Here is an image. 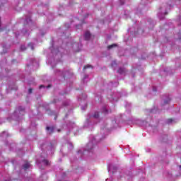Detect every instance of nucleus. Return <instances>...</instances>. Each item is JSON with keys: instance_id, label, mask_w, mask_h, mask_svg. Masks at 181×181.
<instances>
[{"instance_id": "obj_10", "label": "nucleus", "mask_w": 181, "mask_h": 181, "mask_svg": "<svg viewBox=\"0 0 181 181\" xmlns=\"http://www.w3.org/2000/svg\"><path fill=\"white\" fill-rule=\"evenodd\" d=\"M52 54H55L54 59H57V62H60L62 57V53L59 49H52Z\"/></svg>"}, {"instance_id": "obj_22", "label": "nucleus", "mask_w": 181, "mask_h": 181, "mask_svg": "<svg viewBox=\"0 0 181 181\" xmlns=\"http://www.w3.org/2000/svg\"><path fill=\"white\" fill-rule=\"evenodd\" d=\"M46 129H47V134H53V132H54V127H47Z\"/></svg>"}, {"instance_id": "obj_28", "label": "nucleus", "mask_w": 181, "mask_h": 181, "mask_svg": "<svg viewBox=\"0 0 181 181\" xmlns=\"http://www.w3.org/2000/svg\"><path fill=\"white\" fill-rule=\"evenodd\" d=\"M50 87H52V85H48L47 86H45L44 85H40V88H50Z\"/></svg>"}, {"instance_id": "obj_42", "label": "nucleus", "mask_w": 181, "mask_h": 181, "mask_svg": "<svg viewBox=\"0 0 181 181\" xmlns=\"http://www.w3.org/2000/svg\"><path fill=\"white\" fill-rule=\"evenodd\" d=\"M76 46H78V43L74 42V45H73V48L76 49Z\"/></svg>"}, {"instance_id": "obj_36", "label": "nucleus", "mask_w": 181, "mask_h": 181, "mask_svg": "<svg viewBox=\"0 0 181 181\" xmlns=\"http://www.w3.org/2000/svg\"><path fill=\"white\" fill-rule=\"evenodd\" d=\"M26 49V47L25 45L21 46V52H25V49Z\"/></svg>"}, {"instance_id": "obj_64", "label": "nucleus", "mask_w": 181, "mask_h": 181, "mask_svg": "<svg viewBox=\"0 0 181 181\" xmlns=\"http://www.w3.org/2000/svg\"><path fill=\"white\" fill-rule=\"evenodd\" d=\"M66 117H67V115H66Z\"/></svg>"}, {"instance_id": "obj_21", "label": "nucleus", "mask_w": 181, "mask_h": 181, "mask_svg": "<svg viewBox=\"0 0 181 181\" xmlns=\"http://www.w3.org/2000/svg\"><path fill=\"white\" fill-rule=\"evenodd\" d=\"M25 22L28 23L29 26L33 25L32 20L30 19V16H25Z\"/></svg>"}, {"instance_id": "obj_3", "label": "nucleus", "mask_w": 181, "mask_h": 181, "mask_svg": "<svg viewBox=\"0 0 181 181\" xmlns=\"http://www.w3.org/2000/svg\"><path fill=\"white\" fill-rule=\"evenodd\" d=\"M98 121H100V114L98 113V112H95L89 118L86 119L84 127L85 128H93V125L97 124Z\"/></svg>"}, {"instance_id": "obj_40", "label": "nucleus", "mask_w": 181, "mask_h": 181, "mask_svg": "<svg viewBox=\"0 0 181 181\" xmlns=\"http://www.w3.org/2000/svg\"><path fill=\"white\" fill-rule=\"evenodd\" d=\"M78 155H80V156L81 158V156H83V151L79 150L78 152Z\"/></svg>"}, {"instance_id": "obj_33", "label": "nucleus", "mask_w": 181, "mask_h": 181, "mask_svg": "<svg viewBox=\"0 0 181 181\" xmlns=\"http://www.w3.org/2000/svg\"><path fill=\"white\" fill-rule=\"evenodd\" d=\"M112 67H113L114 69H115V67H117V62L116 61L112 62Z\"/></svg>"}, {"instance_id": "obj_19", "label": "nucleus", "mask_w": 181, "mask_h": 181, "mask_svg": "<svg viewBox=\"0 0 181 181\" xmlns=\"http://www.w3.org/2000/svg\"><path fill=\"white\" fill-rule=\"evenodd\" d=\"M70 104H71L70 100H66L62 103V106L59 107V108H63V107H69Z\"/></svg>"}, {"instance_id": "obj_46", "label": "nucleus", "mask_w": 181, "mask_h": 181, "mask_svg": "<svg viewBox=\"0 0 181 181\" xmlns=\"http://www.w3.org/2000/svg\"><path fill=\"white\" fill-rule=\"evenodd\" d=\"M65 27L69 29V28H70V24L66 23V24H65Z\"/></svg>"}, {"instance_id": "obj_15", "label": "nucleus", "mask_w": 181, "mask_h": 181, "mask_svg": "<svg viewBox=\"0 0 181 181\" xmlns=\"http://www.w3.org/2000/svg\"><path fill=\"white\" fill-rule=\"evenodd\" d=\"M108 108H109L108 105L103 106L101 110L102 113L105 114V115H106V114H110V110H108Z\"/></svg>"}, {"instance_id": "obj_55", "label": "nucleus", "mask_w": 181, "mask_h": 181, "mask_svg": "<svg viewBox=\"0 0 181 181\" xmlns=\"http://www.w3.org/2000/svg\"><path fill=\"white\" fill-rule=\"evenodd\" d=\"M71 162H74V160H73V159H71Z\"/></svg>"}, {"instance_id": "obj_49", "label": "nucleus", "mask_w": 181, "mask_h": 181, "mask_svg": "<svg viewBox=\"0 0 181 181\" xmlns=\"http://www.w3.org/2000/svg\"><path fill=\"white\" fill-rule=\"evenodd\" d=\"M23 34L26 35H29V33H28V31L25 30V31L23 33Z\"/></svg>"}, {"instance_id": "obj_54", "label": "nucleus", "mask_w": 181, "mask_h": 181, "mask_svg": "<svg viewBox=\"0 0 181 181\" xmlns=\"http://www.w3.org/2000/svg\"><path fill=\"white\" fill-rule=\"evenodd\" d=\"M179 168H180V170H181V165H180Z\"/></svg>"}, {"instance_id": "obj_23", "label": "nucleus", "mask_w": 181, "mask_h": 181, "mask_svg": "<svg viewBox=\"0 0 181 181\" xmlns=\"http://www.w3.org/2000/svg\"><path fill=\"white\" fill-rule=\"evenodd\" d=\"M176 122H177V120H176L175 119H168L166 120V124H168L169 125H170L171 124H176Z\"/></svg>"}, {"instance_id": "obj_2", "label": "nucleus", "mask_w": 181, "mask_h": 181, "mask_svg": "<svg viewBox=\"0 0 181 181\" xmlns=\"http://www.w3.org/2000/svg\"><path fill=\"white\" fill-rule=\"evenodd\" d=\"M40 146L42 151L46 152L47 153H53L54 152V143H52L51 141H40Z\"/></svg>"}, {"instance_id": "obj_7", "label": "nucleus", "mask_w": 181, "mask_h": 181, "mask_svg": "<svg viewBox=\"0 0 181 181\" xmlns=\"http://www.w3.org/2000/svg\"><path fill=\"white\" fill-rule=\"evenodd\" d=\"M36 162L39 168L41 169H45V166L50 165V162H49V160H47L46 158H43V156H42L40 158H37Z\"/></svg>"}, {"instance_id": "obj_59", "label": "nucleus", "mask_w": 181, "mask_h": 181, "mask_svg": "<svg viewBox=\"0 0 181 181\" xmlns=\"http://www.w3.org/2000/svg\"><path fill=\"white\" fill-rule=\"evenodd\" d=\"M16 37H18V35H16Z\"/></svg>"}, {"instance_id": "obj_52", "label": "nucleus", "mask_w": 181, "mask_h": 181, "mask_svg": "<svg viewBox=\"0 0 181 181\" xmlns=\"http://www.w3.org/2000/svg\"><path fill=\"white\" fill-rule=\"evenodd\" d=\"M75 52H80V48H78L77 49H75Z\"/></svg>"}, {"instance_id": "obj_39", "label": "nucleus", "mask_w": 181, "mask_h": 181, "mask_svg": "<svg viewBox=\"0 0 181 181\" xmlns=\"http://www.w3.org/2000/svg\"><path fill=\"white\" fill-rule=\"evenodd\" d=\"M48 19H50V21H53V14H49L48 16Z\"/></svg>"}, {"instance_id": "obj_27", "label": "nucleus", "mask_w": 181, "mask_h": 181, "mask_svg": "<svg viewBox=\"0 0 181 181\" xmlns=\"http://www.w3.org/2000/svg\"><path fill=\"white\" fill-rule=\"evenodd\" d=\"M117 44H112L111 45L107 46V50H111L112 49H114V47H117Z\"/></svg>"}, {"instance_id": "obj_44", "label": "nucleus", "mask_w": 181, "mask_h": 181, "mask_svg": "<svg viewBox=\"0 0 181 181\" xmlns=\"http://www.w3.org/2000/svg\"><path fill=\"white\" fill-rule=\"evenodd\" d=\"M120 5H124L125 4V0H119Z\"/></svg>"}, {"instance_id": "obj_41", "label": "nucleus", "mask_w": 181, "mask_h": 181, "mask_svg": "<svg viewBox=\"0 0 181 181\" xmlns=\"http://www.w3.org/2000/svg\"><path fill=\"white\" fill-rule=\"evenodd\" d=\"M53 104H57L59 103V99H54Z\"/></svg>"}, {"instance_id": "obj_60", "label": "nucleus", "mask_w": 181, "mask_h": 181, "mask_svg": "<svg viewBox=\"0 0 181 181\" xmlns=\"http://www.w3.org/2000/svg\"><path fill=\"white\" fill-rule=\"evenodd\" d=\"M33 125V123H31V126Z\"/></svg>"}, {"instance_id": "obj_12", "label": "nucleus", "mask_w": 181, "mask_h": 181, "mask_svg": "<svg viewBox=\"0 0 181 181\" xmlns=\"http://www.w3.org/2000/svg\"><path fill=\"white\" fill-rule=\"evenodd\" d=\"M83 37L85 40H90V39H93V35H91L90 31H86L84 33Z\"/></svg>"}, {"instance_id": "obj_56", "label": "nucleus", "mask_w": 181, "mask_h": 181, "mask_svg": "<svg viewBox=\"0 0 181 181\" xmlns=\"http://www.w3.org/2000/svg\"><path fill=\"white\" fill-rule=\"evenodd\" d=\"M134 35H136V32H134Z\"/></svg>"}, {"instance_id": "obj_20", "label": "nucleus", "mask_w": 181, "mask_h": 181, "mask_svg": "<svg viewBox=\"0 0 181 181\" xmlns=\"http://www.w3.org/2000/svg\"><path fill=\"white\" fill-rule=\"evenodd\" d=\"M147 22L149 29H153V26H155V23L153 22L152 19L149 18Z\"/></svg>"}, {"instance_id": "obj_57", "label": "nucleus", "mask_w": 181, "mask_h": 181, "mask_svg": "<svg viewBox=\"0 0 181 181\" xmlns=\"http://www.w3.org/2000/svg\"><path fill=\"white\" fill-rule=\"evenodd\" d=\"M28 66H30V64H27Z\"/></svg>"}, {"instance_id": "obj_58", "label": "nucleus", "mask_w": 181, "mask_h": 181, "mask_svg": "<svg viewBox=\"0 0 181 181\" xmlns=\"http://www.w3.org/2000/svg\"><path fill=\"white\" fill-rule=\"evenodd\" d=\"M58 132H60V129H58Z\"/></svg>"}, {"instance_id": "obj_29", "label": "nucleus", "mask_w": 181, "mask_h": 181, "mask_svg": "<svg viewBox=\"0 0 181 181\" xmlns=\"http://www.w3.org/2000/svg\"><path fill=\"white\" fill-rule=\"evenodd\" d=\"M47 114H48V115H57V114L54 112L51 111V110H48Z\"/></svg>"}, {"instance_id": "obj_48", "label": "nucleus", "mask_w": 181, "mask_h": 181, "mask_svg": "<svg viewBox=\"0 0 181 181\" xmlns=\"http://www.w3.org/2000/svg\"><path fill=\"white\" fill-rule=\"evenodd\" d=\"M40 33L42 36H44V35L46 33H42V30L40 31Z\"/></svg>"}, {"instance_id": "obj_45", "label": "nucleus", "mask_w": 181, "mask_h": 181, "mask_svg": "<svg viewBox=\"0 0 181 181\" xmlns=\"http://www.w3.org/2000/svg\"><path fill=\"white\" fill-rule=\"evenodd\" d=\"M33 91V88H29V90H28V94H32Z\"/></svg>"}, {"instance_id": "obj_6", "label": "nucleus", "mask_w": 181, "mask_h": 181, "mask_svg": "<svg viewBox=\"0 0 181 181\" xmlns=\"http://www.w3.org/2000/svg\"><path fill=\"white\" fill-rule=\"evenodd\" d=\"M25 115V107L19 106L14 113L13 114L12 118L16 121H21V118Z\"/></svg>"}, {"instance_id": "obj_43", "label": "nucleus", "mask_w": 181, "mask_h": 181, "mask_svg": "<svg viewBox=\"0 0 181 181\" xmlns=\"http://www.w3.org/2000/svg\"><path fill=\"white\" fill-rule=\"evenodd\" d=\"M90 67H91L90 65H86L83 67V70H86V69H90Z\"/></svg>"}, {"instance_id": "obj_47", "label": "nucleus", "mask_w": 181, "mask_h": 181, "mask_svg": "<svg viewBox=\"0 0 181 181\" xmlns=\"http://www.w3.org/2000/svg\"><path fill=\"white\" fill-rule=\"evenodd\" d=\"M153 91H157V88L156 86L153 87Z\"/></svg>"}, {"instance_id": "obj_16", "label": "nucleus", "mask_w": 181, "mask_h": 181, "mask_svg": "<svg viewBox=\"0 0 181 181\" xmlns=\"http://www.w3.org/2000/svg\"><path fill=\"white\" fill-rule=\"evenodd\" d=\"M66 125H67L68 128H69V129H71V128L72 129L75 128V129H76V130L78 129V128L77 127H76V124H74V122H69Z\"/></svg>"}, {"instance_id": "obj_18", "label": "nucleus", "mask_w": 181, "mask_h": 181, "mask_svg": "<svg viewBox=\"0 0 181 181\" xmlns=\"http://www.w3.org/2000/svg\"><path fill=\"white\" fill-rule=\"evenodd\" d=\"M106 88H110L111 90L112 87H118V82H115L114 83L112 82H110L107 86H105Z\"/></svg>"}, {"instance_id": "obj_5", "label": "nucleus", "mask_w": 181, "mask_h": 181, "mask_svg": "<svg viewBox=\"0 0 181 181\" xmlns=\"http://www.w3.org/2000/svg\"><path fill=\"white\" fill-rule=\"evenodd\" d=\"M55 76L59 81H64L66 80V76L70 74V71L69 70L63 69L62 71L60 69H57L54 71Z\"/></svg>"}, {"instance_id": "obj_31", "label": "nucleus", "mask_w": 181, "mask_h": 181, "mask_svg": "<svg viewBox=\"0 0 181 181\" xmlns=\"http://www.w3.org/2000/svg\"><path fill=\"white\" fill-rule=\"evenodd\" d=\"M67 146H68V148L70 151H71V149H73V144L71 143H67Z\"/></svg>"}, {"instance_id": "obj_9", "label": "nucleus", "mask_w": 181, "mask_h": 181, "mask_svg": "<svg viewBox=\"0 0 181 181\" xmlns=\"http://www.w3.org/2000/svg\"><path fill=\"white\" fill-rule=\"evenodd\" d=\"M170 96H169L168 95H164L162 97V100H161V105L163 107V105H166L168 104H169V103H170Z\"/></svg>"}, {"instance_id": "obj_34", "label": "nucleus", "mask_w": 181, "mask_h": 181, "mask_svg": "<svg viewBox=\"0 0 181 181\" xmlns=\"http://www.w3.org/2000/svg\"><path fill=\"white\" fill-rule=\"evenodd\" d=\"M28 47H30L31 50H35V47H33V43H29Z\"/></svg>"}, {"instance_id": "obj_35", "label": "nucleus", "mask_w": 181, "mask_h": 181, "mask_svg": "<svg viewBox=\"0 0 181 181\" xmlns=\"http://www.w3.org/2000/svg\"><path fill=\"white\" fill-rule=\"evenodd\" d=\"M86 98H87V96L86 95H83V97L79 96L78 100H81H81H86Z\"/></svg>"}, {"instance_id": "obj_37", "label": "nucleus", "mask_w": 181, "mask_h": 181, "mask_svg": "<svg viewBox=\"0 0 181 181\" xmlns=\"http://www.w3.org/2000/svg\"><path fill=\"white\" fill-rule=\"evenodd\" d=\"M150 112H151L153 114H156V112H158V111L156 110V109H151L150 110Z\"/></svg>"}, {"instance_id": "obj_14", "label": "nucleus", "mask_w": 181, "mask_h": 181, "mask_svg": "<svg viewBox=\"0 0 181 181\" xmlns=\"http://www.w3.org/2000/svg\"><path fill=\"white\" fill-rule=\"evenodd\" d=\"M136 124H137V125H139V127H144V125H146V121L137 119L136 120Z\"/></svg>"}, {"instance_id": "obj_17", "label": "nucleus", "mask_w": 181, "mask_h": 181, "mask_svg": "<svg viewBox=\"0 0 181 181\" xmlns=\"http://www.w3.org/2000/svg\"><path fill=\"white\" fill-rule=\"evenodd\" d=\"M117 167L116 165H114V164H110L108 165V171L112 172L114 173V170H117Z\"/></svg>"}, {"instance_id": "obj_53", "label": "nucleus", "mask_w": 181, "mask_h": 181, "mask_svg": "<svg viewBox=\"0 0 181 181\" xmlns=\"http://www.w3.org/2000/svg\"><path fill=\"white\" fill-rule=\"evenodd\" d=\"M4 181H11V179L5 180Z\"/></svg>"}, {"instance_id": "obj_1", "label": "nucleus", "mask_w": 181, "mask_h": 181, "mask_svg": "<svg viewBox=\"0 0 181 181\" xmlns=\"http://www.w3.org/2000/svg\"><path fill=\"white\" fill-rule=\"evenodd\" d=\"M106 135L100 136H90V141L86 145L85 148V151H87L88 152H94V149H95V145H97L98 142H100L103 141V139H105Z\"/></svg>"}, {"instance_id": "obj_32", "label": "nucleus", "mask_w": 181, "mask_h": 181, "mask_svg": "<svg viewBox=\"0 0 181 181\" xmlns=\"http://www.w3.org/2000/svg\"><path fill=\"white\" fill-rule=\"evenodd\" d=\"M87 78H88V75H86L83 79V84H85V83H87Z\"/></svg>"}, {"instance_id": "obj_4", "label": "nucleus", "mask_w": 181, "mask_h": 181, "mask_svg": "<svg viewBox=\"0 0 181 181\" xmlns=\"http://www.w3.org/2000/svg\"><path fill=\"white\" fill-rule=\"evenodd\" d=\"M170 8H172V6L168 4H163L160 7V11L158 13L160 21H163L165 19V15L168 14V9H170Z\"/></svg>"}, {"instance_id": "obj_51", "label": "nucleus", "mask_w": 181, "mask_h": 181, "mask_svg": "<svg viewBox=\"0 0 181 181\" xmlns=\"http://www.w3.org/2000/svg\"><path fill=\"white\" fill-rule=\"evenodd\" d=\"M132 77H135V74H134V72H132Z\"/></svg>"}, {"instance_id": "obj_13", "label": "nucleus", "mask_w": 181, "mask_h": 181, "mask_svg": "<svg viewBox=\"0 0 181 181\" xmlns=\"http://www.w3.org/2000/svg\"><path fill=\"white\" fill-rule=\"evenodd\" d=\"M117 73L122 76H125V74H127V69L124 67H120L117 70Z\"/></svg>"}, {"instance_id": "obj_8", "label": "nucleus", "mask_w": 181, "mask_h": 181, "mask_svg": "<svg viewBox=\"0 0 181 181\" xmlns=\"http://www.w3.org/2000/svg\"><path fill=\"white\" fill-rule=\"evenodd\" d=\"M124 95H127V93L122 95L119 92H113L108 95L107 98H109L110 101H118L119 98Z\"/></svg>"}, {"instance_id": "obj_61", "label": "nucleus", "mask_w": 181, "mask_h": 181, "mask_svg": "<svg viewBox=\"0 0 181 181\" xmlns=\"http://www.w3.org/2000/svg\"><path fill=\"white\" fill-rule=\"evenodd\" d=\"M51 65L53 66V64L51 63Z\"/></svg>"}, {"instance_id": "obj_63", "label": "nucleus", "mask_w": 181, "mask_h": 181, "mask_svg": "<svg viewBox=\"0 0 181 181\" xmlns=\"http://www.w3.org/2000/svg\"><path fill=\"white\" fill-rule=\"evenodd\" d=\"M129 105H131V104L129 103Z\"/></svg>"}, {"instance_id": "obj_24", "label": "nucleus", "mask_w": 181, "mask_h": 181, "mask_svg": "<svg viewBox=\"0 0 181 181\" xmlns=\"http://www.w3.org/2000/svg\"><path fill=\"white\" fill-rule=\"evenodd\" d=\"M30 168V164L29 163H25L23 165V169L26 170V169H29Z\"/></svg>"}, {"instance_id": "obj_25", "label": "nucleus", "mask_w": 181, "mask_h": 181, "mask_svg": "<svg viewBox=\"0 0 181 181\" xmlns=\"http://www.w3.org/2000/svg\"><path fill=\"white\" fill-rule=\"evenodd\" d=\"M1 138H8V136H10L9 134L6 132H4L1 134Z\"/></svg>"}, {"instance_id": "obj_38", "label": "nucleus", "mask_w": 181, "mask_h": 181, "mask_svg": "<svg viewBox=\"0 0 181 181\" xmlns=\"http://www.w3.org/2000/svg\"><path fill=\"white\" fill-rule=\"evenodd\" d=\"M86 108H87V103H85V105H84V106H81V110H82V111L86 110Z\"/></svg>"}, {"instance_id": "obj_11", "label": "nucleus", "mask_w": 181, "mask_h": 181, "mask_svg": "<svg viewBox=\"0 0 181 181\" xmlns=\"http://www.w3.org/2000/svg\"><path fill=\"white\" fill-rule=\"evenodd\" d=\"M74 22H78V24L75 25L76 29H80V28H81V24L84 23V20H79L78 18H75L74 19Z\"/></svg>"}, {"instance_id": "obj_62", "label": "nucleus", "mask_w": 181, "mask_h": 181, "mask_svg": "<svg viewBox=\"0 0 181 181\" xmlns=\"http://www.w3.org/2000/svg\"><path fill=\"white\" fill-rule=\"evenodd\" d=\"M54 119H56V117H54Z\"/></svg>"}, {"instance_id": "obj_50", "label": "nucleus", "mask_w": 181, "mask_h": 181, "mask_svg": "<svg viewBox=\"0 0 181 181\" xmlns=\"http://www.w3.org/2000/svg\"><path fill=\"white\" fill-rule=\"evenodd\" d=\"M137 33H142V31H141V30H138Z\"/></svg>"}, {"instance_id": "obj_26", "label": "nucleus", "mask_w": 181, "mask_h": 181, "mask_svg": "<svg viewBox=\"0 0 181 181\" xmlns=\"http://www.w3.org/2000/svg\"><path fill=\"white\" fill-rule=\"evenodd\" d=\"M142 12V5H139V8L136 10V13H137V15L141 14V13Z\"/></svg>"}, {"instance_id": "obj_30", "label": "nucleus", "mask_w": 181, "mask_h": 181, "mask_svg": "<svg viewBox=\"0 0 181 181\" xmlns=\"http://www.w3.org/2000/svg\"><path fill=\"white\" fill-rule=\"evenodd\" d=\"M30 62L31 64H33V66H35V64H37V63L36 62V60H35V59H30Z\"/></svg>"}]
</instances>
